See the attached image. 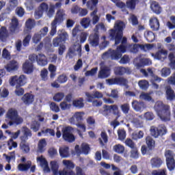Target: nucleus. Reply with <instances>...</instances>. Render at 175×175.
Listing matches in <instances>:
<instances>
[{"instance_id": "f257e3e1", "label": "nucleus", "mask_w": 175, "mask_h": 175, "mask_svg": "<svg viewBox=\"0 0 175 175\" xmlns=\"http://www.w3.org/2000/svg\"><path fill=\"white\" fill-rule=\"evenodd\" d=\"M125 23L119 21L113 27V29L109 30V36L112 40H115V46L120 44H126L128 38L124 36V29H125Z\"/></svg>"}, {"instance_id": "f03ea898", "label": "nucleus", "mask_w": 175, "mask_h": 175, "mask_svg": "<svg viewBox=\"0 0 175 175\" xmlns=\"http://www.w3.org/2000/svg\"><path fill=\"white\" fill-rule=\"evenodd\" d=\"M154 109L158 116L162 121H170V106L165 105L162 101H157L154 105Z\"/></svg>"}, {"instance_id": "7ed1b4c3", "label": "nucleus", "mask_w": 175, "mask_h": 175, "mask_svg": "<svg viewBox=\"0 0 175 175\" xmlns=\"http://www.w3.org/2000/svg\"><path fill=\"white\" fill-rule=\"evenodd\" d=\"M22 135L20 137L21 144L20 148L25 154H28L31 151V148H29V144L27 143V141L29 137H32V131L27 127L23 126L21 129Z\"/></svg>"}, {"instance_id": "20e7f679", "label": "nucleus", "mask_w": 175, "mask_h": 175, "mask_svg": "<svg viewBox=\"0 0 175 175\" xmlns=\"http://www.w3.org/2000/svg\"><path fill=\"white\" fill-rule=\"evenodd\" d=\"M6 121L8 125L10 126H17V125H21V123L24 122L23 118L18 116V111L14 108H10L8 109L6 115Z\"/></svg>"}, {"instance_id": "39448f33", "label": "nucleus", "mask_w": 175, "mask_h": 175, "mask_svg": "<svg viewBox=\"0 0 175 175\" xmlns=\"http://www.w3.org/2000/svg\"><path fill=\"white\" fill-rule=\"evenodd\" d=\"M68 33L66 31H64L53 40V44L54 47L59 46L58 49L59 55H62L65 50H66L65 44L66 43V40H68Z\"/></svg>"}, {"instance_id": "423d86ee", "label": "nucleus", "mask_w": 175, "mask_h": 175, "mask_svg": "<svg viewBox=\"0 0 175 175\" xmlns=\"http://www.w3.org/2000/svg\"><path fill=\"white\" fill-rule=\"evenodd\" d=\"M66 16V14H65V10H57L55 18L51 23V27L50 31L51 36H54V35L57 33V25H61V24L64 23Z\"/></svg>"}, {"instance_id": "0eeeda50", "label": "nucleus", "mask_w": 175, "mask_h": 175, "mask_svg": "<svg viewBox=\"0 0 175 175\" xmlns=\"http://www.w3.org/2000/svg\"><path fill=\"white\" fill-rule=\"evenodd\" d=\"M111 111L113 114H114V116H117L118 117H120L121 116L120 114V111L118 110V106L117 105H104L103 107V109L100 110V114H103V116H104L105 117L110 116Z\"/></svg>"}, {"instance_id": "6e6552de", "label": "nucleus", "mask_w": 175, "mask_h": 175, "mask_svg": "<svg viewBox=\"0 0 175 175\" xmlns=\"http://www.w3.org/2000/svg\"><path fill=\"white\" fill-rule=\"evenodd\" d=\"M10 84L12 87H16V88H20L24 87L27 84V77L25 75H20L18 77L15 75L12 77L10 80Z\"/></svg>"}, {"instance_id": "1a4fd4ad", "label": "nucleus", "mask_w": 175, "mask_h": 175, "mask_svg": "<svg viewBox=\"0 0 175 175\" xmlns=\"http://www.w3.org/2000/svg\"><path fill=\"white\" fill-rule=\"evenodd\" d=\"M150 131V135L155 138L159 137V136H163L167 133V129H166V126L164 124H160L157 127L152 126Z\"/></svg>"}, {"instance_id": "9d476101", "label": "nucleus", "mask_w": 175, "mask_h": 175, "mask_svg": "<svg viewBox=\"0 0 175 175\" xmlns=\"http://www.w3.org/2000/svg\"><path fill=\"white\" fill-rule=\"evenodd\" d=\"M62 137L65 142L68 143H73L76 140L75 135H73V128L72 126H66L62 129Z\"/></svg>"}, {"instance_id": "9b49d317", "label": "nucleus", "mask_w": 175, "mask_h": 175, "mask_svg": "<svg viewBox=\"0 0 175 175\" xmlns=\"http://www.w3.org/2000/svg\"><path fill=\"white\" fill-rule=\"evenodd\" d=\"M79 55V57H81V45L80 43H77V44H74L73 45L70 46V48L68 49V51L66 54V57H68V58L70 59H72V58H73V57H76V55Z\"/></svg>"}, {"instance_id": "f8f14e48", "label": "nucleus", "mask_w": 175, "mask_h": 175, "mask_svg": "<svg viewBox=\"0 0 175 175\" xmlns=\"http://www.w3.org/2000/svg\"><path fill=\"white\" fill-rule=\"evenodd\" d=\"M107 81L109 85H122L128 88V79L122 77L109 79Z\"/></svg>"}, {"instance_id": "ddd939ff", "label": "nucleus", "mask_w": 175, "mask_h": 175, "mask_svg": "<svg viewBox=\"0 0 175 175\" xmlns=\"http://www.w3.org/2000/svg\"><path fill=\"white\" fill-rule=\"evenodd\" d=\"M104 57H110L111 59H115L116 61L118 60L119 58L122 57V55L120 53L118 50H113L110 49L107 52L103 54Z\"/></svg>"}, {"instance_id": "4468645a", "label": "nucleus", "mask_w": 175, "mask_h": 175, "mask_svg": "<svg viewBox=\"0 0 175 175\" xmlns=\"http://www.w3.org/2000/svg\"><path fill=\"white\" fill-rule=\"evenodd\" d=\"M99 33H92L89 36L88 42L92 47H98L99 46Z\"/></svg>"}, {"instance_id": "2eb2a0df", "label": "nucleus", "mask_w": 175, "mask_h": 175, "mask_svg": "<svg viewBox=\"0 0 175 175\" xmlns=\"http://www.w3.org/2000/svg\"><path fill=\"white\" fill-rule=\"evenodd\" d=\"M131 106L135 111H140V112L144 110V109L147 108V105L144 102L137 101L136 100L132 102Z\"/></svg>"}, {"instance_id": "dca6fc26", "label": "nucleus", "mask_w": 175, "mask_h": 175, "mask_svg": "<svg viewBox=\"0 0 175 175\" xmlns=\"http://www.w3.org/2000/svg\"><path fill=\"white\" fill-rule=\"evenodd\" d=\"M22 69L26 75H31L33 72V64L29 60H26L23 64Z\"/></svg>"}, {"instance_id": "f3484780", "label": "nucleus", "mask_w": 175, "mask_h": 175, "mask_svg": "<svg viewBox=\"0 0 175 175\" xmlns=\"http://www.w3.org/2000/svg\"><path fill=\"white\" fill-rule=\"evenodd\" d=\"M10 36V32L8 30L6 27L3 26L0 28V40L1 42H5L9 39Z\"/></svg>"}, {"instance_id": "a211bd4d", "label": "nucleus", "mask_w": 175, "mask_h": 175, "mask_svg": "<svg viewBox=\"0 0 175 175\" xmlns=\"http://www.w3.org/2000/svg\"><path fill=\"white\" fill-rule=\"evenodd\" d=\"M35 99V96L31 93L25 94L21 98L22 101L27 106H29V105H32L33 103V100Z\"/></svg>"}, {"instance_id": "6ab92c4d", "label": "nucleus", "mask_w": 175, "mask_h": 175, "mask_svg": "<svg viewBox=\"0 0 175 175\" xmlns=\"http://www.w3.org/2000/svg\"><path fill=\"white\" fill-rule=\"evenodd\" d=\"M9 31L12 35L13 33L18 32V19L16 18H13L12 19L9 27Z\"/></svg>"}, {"instance_id": "aec40b11", "label": "nucleus", "mask_w": 175, "mask_h": 175, "mask_svg": "<svg viewBox=\"0 0 175 175\" xmlns=\"http://www.w3.org/2000/svg\"><path fill=\"white\" fill-rule=\"evenodd\" d=\"M18 62L13 59L9 62L5 67V69L7 72H14L16 70H18Z\"/></svg>"}, {"instance_id": "412c9836", "label": "nucleus", "mask_w": 175, "mask_h": 175, "mask_svg": "<svg viewBox=\"0 0 175 175\" xmlns=\"http://www.w3.org/2000/svg\"><path fill=\"white\" fill-rule=\"evenodd\" d=\"M149 25L152 31H159V20H158V18H150L149 21Z\"/></svg>"}, {"instance_id": "4be33fe9", "label": "nucleus", "mask_w": 175, "mask_h": 175, "mask_svg": "<svg viewBox=\"0 0 175 175\" xmlns=\"http://www.w3.org/2000/svg\"><path fill=\"white\" fill-rule=\"evenodd\" d=\"M37 63L40 66H46L49 64L47 57L44 54L40 53L37 55Z\"/></svg>"}, {"instance_id": "5701e85b", "label": "nucleus", "mask_w": 175, "mask_h": 175, "mask_svg": "<svg viewBox=\"0 0 175 175\" xmlns=\"http://www.w3.org/2000/svg\"><path fill=\"white\" fill-rule=\"evenodd\" d=\"M163 163V161H162V159H161V157H156L150 159V165L152 167L158 168L160 166H162Z\"/></svg>"}, {"instance_id": "b1692460", "label": "nucleus", "mask_w": 175, "mask_h": 175, "mask_svg": "<svg viewBox=\"0 0 175 175\" xmlns=\"http://www.w3.org/2000/svg\"><path fill=\"white\" fill-rule=\"evenodd\" d=\"M150 9L156 14H161L162 12V8L159 5V3L157 1H152L150 4Z\"/></svg>"}, {"instance_id": "393cba45", "label": "nucleus", "mask_w": 175, "mask_h": 175, "mask_svg": "<svg viewBox=\"0 0 175 175\" xmlns=\"http://www.w3.org/2000/svg\"><path fill=\"white\" fill-rule=\"evenodd\" d=\"M140 3V0H128L126 1V6L130 10H135L136 5Z\"/></svg>"}, {"instance_id": "a878e982", "label": "nucleus", "mask_w": 175, "mask_h": 175, "mask_svg": "<svg viewBox=\"0 0 175 175\" xmlns=\"http://www.w3.org/2000/svg\"><path fill=\"white\" fill-rule=\"evenodd\" d=\"M152 57H154L155 59H162V55H165V57L167 56V51L165 49H161L157 51L155 54L151 53Z\"/></svg>"}, {"instance_id": "bb28decb", "label": "nucleus", "mask_w": 175, "mask_h": 175, "mask_svg": "<svg viewBox=\"0 0 175 175\" xmlns=\"http://www.w3.org/2000/svg\"><path fill=\"white\" fill-rule=\"evenodd\" d=\"M85 95L88 98V102H92V99H94V98H97L98 99L103 98V94L100 92L98 91L95 92L93 94L87 92Z\"/></svg>"}, {"instance_id": "cd10ccee", "label": "nucleus", "mask_w": 175, "mask_h": 175, "mask_svg": "<svg viewBox=\"0 0 175 175\" xmlns=\"http://www.w3.org/2000/svg\"><path fill=\"white\" fill-rule=\"evenodd\" d=\"M101 138H98L99 143L102 147L107 144L109 142V136H107V133L105 131H102L100 133Z\"/></svg>"}, {"instance_id": "c85d7f7f", "label": "nucleus", "mask_w": 175, "mask_h": 175, "mask_svg": "<svg viewBox=\"0 0 175 175\" xmlns=\"http://www.w3.org/2000/svg\"><path fill=\"white\" fill-rule=\"evenodd\" d=\"M144 38L149 43H152L155 40V33L151 31H146L144 32Z\"/></svg>"}, {"instance_id": "c756f323", "label": "nucleus", "mask_w": 175, "mask_h": 175, "mask_svg": "<svg viewBox=\"0 0 175 175\" xmlns=\"http://www.w3.org/2000/svg\"><path fill=\"white\" fill-rule=\"evenodd\" d=\"M59 153L62 158H68V157H69V147H60L59 149Z\"/></svg>"}, {"instance_id": "7c9ffc66", "label": "nucleus", "mask_w": 175, "mask_h": 175, "mask_svg": "<svg viewBox=\"0 0 175 175\" xmlns=\"http://www.w3.org/2000/svg\"><path fill=\"white\" fill-rule=\"evenodd\" d=\"M110 76V72L109 71V69L104 68H102L99 72L98 75V79H107Z\"/></svg>"}, {"instance_id": "2f4dec72", "label": "nucleus", "mask_w": 175, "mask_h": 175, "mask_svg": "<svg viewBox=\"0 0 175 175\" xmlns=\"http://www.w3.org/2000/svg\"><path fill=\"white\" fill-rule=\"evenodd\" d=\"M72 105L77 109H83L84 107V99L83 98H79L75 99L72 101Z\"/></svg>"}, {"instance_id": "473e14b6", "label": "nucleus", "mask_w": 175, "mask_h": 175, "mask_svg": "<svg viewBox=\"0 0 175 175\" xmlns=\"http://www.w3.org/2000/svg\"><path fill=\"white\" fill-rule=\"evenodd\" d=\"M96 13H98V8L94 9L93 12L90 13L91 17H92V24L93 25H96L98 23H99L100 17L96 15Z\"/></svg>"}, {"instance_id": "72a5a7b5", "label": "nucleus", "mask_w": 175, "mask_h": 175, "mask_svg": "<svg viewBox=\"0 0 175 175\" xmlns=\"http://www.w3.org/2000/svg\"><path fill=\"white\" fill-rule=\"evenodd\" d=\"M146 143L149 150H154V148H155V141L152 137L150 136L146 137Z\"/></svg>"}, {"instance_id": "f704fd0d", "label": "nucleus", "mask_w": 175, "mask_h": 175, "mask_svg": "<svg viewBox=\"0 0 175 175\" xmlns=\"http://www.w3.org/2000/svg\"><path fill=\"white\" fill-rule=\"evenodd\" d=\"M166 96L168 100H174V99H175L174 90H173L170 86L167 87L166 89Z\"/></svg>"}, {"instance_id": "c9c22d12", "label": "nucleus", "mask_w": 175, "mask_h": 175, "mask_svg": "<svg viewBox=\"0 0 175 175\" xmlns=\"http://www.w3.org/2000/svg\"><path fill=\"white\" fill-rule=\"evenodd\" d=\"M63 165L65 166L63 169L67 170H73V169H75V163L70 160H64Z\"/></svg>"}, {"instance_id": "e433bc0d", "label": "nucleus", "mask_w": 175, "mask_h": 175, "mask_svg": "<svg viewBox=\"0 0 175 175\" xmlns=\"http://www.w3.org/2000/svg\"><path fill=\"white\" fill-rule=\"evenodd\" d=\"M98 3H99V0H90L87 2L86 5L90 10H93L96 9Z\"/></svg>"}, {"instance_id": "4c0bfd02", "label": "nucleus", "mask_w": 175, "mask_h": 175, "mask_svg": "<svg viewBox=\"0 0 175 175\" xmlns=\"http://www.w3.org/2000/svg\"><path fill=\"white\" fill-rule=\"evenodd\" d=\"M114 73L116 76H124V73H126V68L124 67H116L114 68Z\"/></svg>"}, {"instance_id": "58836bf2", "label": "nucleus", "mask_w": 175, "mask_h": 175, "mask_svg": "<svg viewBox=\"0 0 175 175\" xmlns=\"http://www.w3.org/2000/svg\"><path fill=\"white\" fill-rule=\"evenodd\" d=\"M138 85L141 90H144V91L148 90V87H150V83L147 80H140L138 82Z\"/></svg>"}, {"instance_id": "ea45409f", "label": "nucleus", "mask_w": 175, "mask_h": 175, "mask_svg": "<svg viewBox=\"0 0 175 175\" xmlns=\"http://www.w3.org/2000/svg\"><path fill=\"white\" fill-rule=\"evenodd\" d=\"M127 50H129L131 53L136 54L139 51V44H127Z\"/></svg>"}, {"instance_id": "a19ab883", "label": "nucleus", "mask_w": 175, "mask_h": 175, "mask_svg": "<svg viewBox=\"0 0 175 175\" xmlns=\"http://www.w3.org/2000/svg\"><path fill=\"white\" fill-rule=\"evenodd\" d=\"M147 72L152 77L153 81H157V83H161V81H162V78L155 75V74H154V71H152V69L150 68L147 69Z\"/></svg>"}, {"instance_id": "79ce46f5", "label": "nucleus", "mask_w": 175, "mask_h": 175, "mask_svg": "<svg viewBox=\"0 0 175 175\" xmlns=\"http://www.w3.org/2000/svg\"><path fill=\"white\" fill-rule=\"evenodd\" d=\"M35 25H36V23L35 22L34 19L29 18L25 22L26 28L30 31L35 27Z\"/></svg>"}, {"instance_id": "37998d69", "label": "nucleus", "mask_w": 175, "mask_h": 175, "mask_svg": "<svg viewBox=\"0 0 175 175\" xmlns=\"http://www.w3.org/2000/svg\"><path fill=\"white\" fill-rule=\"evenodd\" d=\"M18 6V0H10V5L7 8V10L8 12H12V10H14Z\"/></svg>"}, {"instance_id": "c03bdc74", "label": "nucleus", "mask_w": 175, "mask_h": 175, "mask_svg": "<svg viewBox=\"0 0 175 175\" xmlns=\"http://www.w3.org/2000/svg\"><path fill=\"white\" fill-rule=\"evenodd\" d=\"M86 122L88 124V129H92L95 126V124L96 122L95 121V118L92 116H89L86 119Z\"/></svg>"}, {"instance_id": "a18cd8bd", "label": "nucleus", "mask_w": 175, "mask_h": 175, "mask_svg": "<svg viewBox=\"0 0 175 175\" xmlns=\"http://www.w3.org/2000/svg\"><path fill=\"white\" fill-rule=\"evenodd\" d=\"M31 161H29L28 163L25 164L21 163L18 165V169L20 172H27V170L31 168Z\"/></svg>"}, {"instance_id": "49530a36", "label": "nucleus", "mask_w": 175, "mask_h": 175, "mask_svg": "<svg viewBox=\"0 0 175 175\" xmlns=\"http://www.w3.org/2000/svg\"><path fill=\"white\" fill-rule=\"evenodd\" d=\"M49 71L50 72V78L54 79L55 76L57 75V66H55L53 64H49Z\"/></svg>"}, {"instance_id": "de8ad7c7", "label": "nucleus", "mask_w": 175, "mask_h": 175, "mask_svg": "<svg viewBox=\"0 0 175 175\" xmlns=\"http://www.w3.org/2000/svg\"><path fill=\"white\" fill-rule=\"evenodd\" d=\"M167 167L170 172L174 170L175 168V160L174 159H172L170 160H165Z\"/></svg>"}, {"instance_id": "09e8293b", "label": "nucleus", "mask_w": 175, "mask_h": 175, "mask_svg": "<svg viewBox=\"0 0 175 175\" xmlns=\"http://www.w3.org/2000/svg\"><path fill=\"white\" fill-rule=\"evenodd\" d=\"M113 151L118 154H124V151H125V147L120 144H116L113 146Z\"/></svg>"}, {"instance_id": "8fccbe9b", "label": "nucleus", "mask_w": 175, "mask_h": 175, "mask_svg": "<svg viewBox=\"0 0 175 175\" xmlns=\"http://www.w3.org/2000/svg\"><path fill=\"white\" fill-rule=\"evenodd\" d=\"M9 155L3 154V157H5V160L8 163L12 161V159H16V151H12L9 152Z\"/></svg>"}, {"instance_id": "3c124183", "label": "nucleus", "mask_w": 175, "mask_h": 175, "mask_svg": "<svg viewBox=\"0 0 175 175\" xmlns=\"http://www.w3.org/2000/svg\"><path fill=\"white\" fill-rule=\"evenodd\" d=\"M91 19L90 18H83L81 21V25L85 29L90 27Z\"/></svg>"}, {"instance_id": "603ef678", "label": "nucleus", "mask_w": 175, "mask_h": 175, "mask_svg": "<svg viewBox=\"0 0 175 175\" xmlns=\"http://www.w3.org/2000/svg\"><path fill=\"white\" fill-rule=\"evenodd\" d=\"M120 109L124 114H128L129 113V110H131V105L129 103H126L120 105Z\"/></svg>"}, {"instance_id": "864d4df0", "label": "nucleus", "mask_w": 175, "mask_h": 175, "mask_svg": "<svg viewBox=\"0 0 175 175\" xmlns=\"http://www.w3.org/2000/svg\"><path fill=\"white\" fill-rule=\"evenodd\" d=\"M40 129V123L39 122L34 120L31 122L30 126V129H32L33 132H38Z\"/></svg>"}, {"instance_id": "5fc2aeb1", "label": "nucleus", "mask_w": 175, "mask_h": 175, "mask_svg": "<svg viewBox=\"0 0 175 175\" xmlns=\"http://www.w3.org/2000/svg\"><path fill=\"white\" fill-rule=\"evenodd\" d=\"M64 98H65V94L64 92H58L54 95L53 100L55 102H61Z\"/></svg>"}, {"instance_id": "6e6d98bb", "label": "nucleus", "mask_w": 175, "mask_h": 175, "mask_svg": "<svg viewBox=\"0 0 175 175\" xmlns=\"http://www.w3.org/2000/svg\"><path fill=\"white\" fill-rule=\"evenodd\" d=\"M51 170L53 173V175H58V164L57 163V161H51Z\"/></svg>"}, {"instance_id": "4d7b16f0", "label": "nucleus", "mask_w": 175, "mask_h": 175, "mask_svg": "<svg viewBox=\"0 0 175 175\" xmlns=\"http://www.w3.org/2000/svg\"><path fill=\"white\" fill-rule=\"evenodd\" d=\"M8 150H10V151H12L13 148H17L18 147L17 142H14L13 140V138H11L9 139V141L8 142Z\"/></svg>"}, {"instance_id": "13d9d810", "label": "nucleus", "mask_w": 175, "mask_h": 175, "mask_svg": "<svg viewBox=\"0 0 175 175\" xmlns=\"http://www.w3.org/2000/svg\"><path fill=\"white\" fill-rule=\"evenodd\" d=\"M165 157L166 158V161L174 159L175 154L172 150H167L165 151Z\"/></svg>"}, {"instance_id": "bf43d9fd", "label": "nucleus", "mask_w": 175, "mask_h": 175, "mask_svg": "<svg viewBox=\"0 0 175 175\" xmlns=\"http://www.w3.org/2000/svg\"><path fill=\"white\" fill-rule=\"evenodd\" d=\"M154 47V45L151 44H138V49H141V50H143V51H147V50H151Z\"/></svg>"}, {"instance_id": "052dcab7", "label": "nucleus", "mask_w": 175, "mask_h": 175, "mask_svg": "<svg viewBox=\"0 0 175 175\" xmlns=\"http://www.w3.org/2000/svg\"><path fill=\"white\" fill-rule=\"evenodd\" d=\"M118 136L119 140H125L126 137V131L124 129H119L118 130Z\"/></svg>"}, {"instance_id": "680f3d73", "label": "nucleus", "mask_w": 175, "mask_h": 175, "mask_svg": "<svg viewBox=\"0 0 175 175\" xmlns=\"http://www.w3.org/2000/svg\"><path fill=\"white\" fill-rule=\"evenodd\" d=\"M116 50L122 55V54H125L126 53V50H128V45H124L121 44L120 46H117Z\"/></svg>"}, {"instance_id": "e2e57ef3", "label": "nucleus", "mask_w": 175, "mask_h": 175, "mask_svg": "<svg viewBox=\"0 0 175 175\" xmlns=\"http://www.w3.org/2000/svg\"><path fill=\"white\" fill-rule=\"evenodd\" d=\"M81 151L83 154L85 155H88V152H90L91 148H90L89 144H82L81 146Z\"/></svg>"}, {"instance_id": "0e129e2a", "label": "nucleus", "mask_w": 175, "mask_h": 175, "mask_svg": "<svg viewBox=\"0 0 175 175\" xmlns=\"http://www.w3.org/2000/svg\"><path fill=\"white\" fill-rule=\"evenodd\" d=\"M50 109L52 111H54V113H59L61 111V109H59V107L57 105V103L52 102L49 105Z\"/></svg>"}, {"instance_id": "69168bd1", "label": "nucleus", "mask_w": 175, "mask_h": 175, "mask_svg": "<svg viewBox=\"0 0 175 175\" xmlns=\"http://www.w3.org/2000/svg\"><path fill=\"white\" fill-rule=\"evenodd\" d=\"M139 98L143 99L144 100H147L148 102H151V100H152V97H151L149 94L144 92H142L139 95Z\"/></svg>"}, {"instance_id": "338daca9", "label": "nucleus", "mask_w": 175, "mask_h": 175, "mask_svg": "<svg viewBox=\"0 0 175 175\" xmlns=\"http://www.w3.org/2000/svg\"><path fill=\"white\" fill-rule=\"evenodd\" d=\"M57 81L60 84H64V83H66V81H68V76H66V75H65V74L60 75L57 77Z\"/></svg>"}, {"instance_id": "774afa93", "label": "nucleus", "mask_w": 175, "mask_h": 175, "mask_svg": "<svg viewBox=\"0 0 175 175\" xmlns=\"http://www.w3.org/2000/svg\"><path fill=\"white\" fill-rule=\"evenodd\" d=\"M170 20H171V21H172V22L168 21L167 23V26L168 27V28L170 29H174V28H175V16H172L170 17Z\"/></svg>"}]
</instances>
